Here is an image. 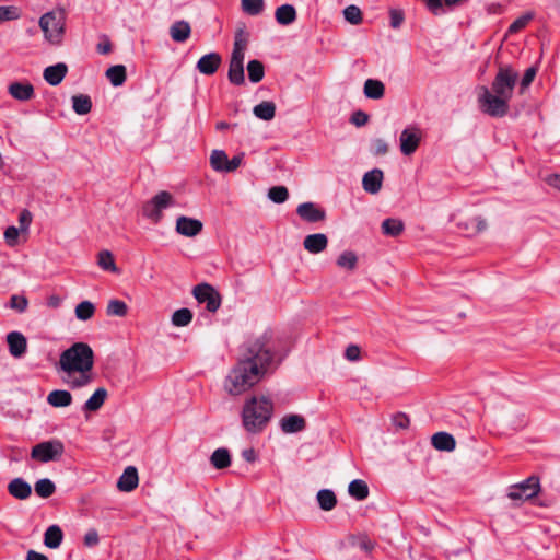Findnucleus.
<instances>
[{
	"label": "nucleus",
	"instance_id": "obj_1",
	"mask_svg": "<svg viewBox=\"0 0 560 560\" xmlns=\"http://www.w3.org/2000/svg\"><path fill=\"white\" fill-rule=\"evenodd\" d=\"M271 336L267 332L259 337L248 339L240 347L238 359L249 365H256L265 375L271 369L276 352L271 345Z\"/></svg>",
	"mask_w": 560,
	"mask_h": 560
},
{
	"label": "nucleus",
	"instance_id": "obj_2",
	"mask_svg": "<svg viewBox=\"0 0 560 560\" xmlns=\"http://www.w3.org/2000/svg\"><path fill=\"white\" fill-rule=\"evenodd\" d=\"M273 415V402L265 396H252L242 410V423L248 433L262 432Z\"/></svg>",
	"mask_w": 560,
	"mask_h": 560
},
{
	"label": "nucleus",
	"instance_id": "obj_3",
	"mask_svg": "<svg viewBox=\"0 0 560 560\" xmlns=\"http://www.w3.org/2000/svg\"><path fill=\"white\" fill-rule=\"evenodd\" d=\"M264 377L265 374L259 372L256 365L246 364L237 359L225 377L224 388L229 394L237 396L254 387Z\"/></svg>",
	"mask_w": 560,
	"mask_h": 560
},
{
	"label": "nucleus",
	"instance_id": "obj_4",
	"mask_svg": "<svg viewBox=\"0 0 560 560\" xmlns=\"http://www.w3.org/2000/svg\"><path fill=\"white\" fill-rule=\"evenodd\" d=\"M94 365V352L90 345L75 342L61 352L59 368L71 376L73 373L91 372Z\"/></svg>",
	"mask_w": 560,
	"mask_h": 560
},
{
	"label": "nucleus",
	"instance_id": "obj_5",
	"mask_svg": "<svg viewBox=\"0 0 560 560\" xmlns=\"http://www.w3.org/2000/svg\"><path fill=\"white\" fill-rule=\"evenodd\" d=\"M509 101L503 96L492 93L488 88L482 86L478 102L482 113L491 117H503L509 112Z\"/></svg>",
	"mask_w": 560,
	"mask_h": 560
},
{
	"label": "nucleus",
	"instance_id": "obj_6",
	"mask_svg": "<svg viewBox=\"0 0 560 560\" xmlns=\"http://www.w3.org/2000/svg\"><path fill=\"white\" fill-rule=\"evenodd\" d=\"M518 73L510 66H501L492 82L491 92L511 100Z\"/></svg>",
	"mask_w": 560,
	"mask_h": 560
},
{
	"label": "nucleus",
	"instance_id": "obj_7",
	"mask_svg": "<svg viewBox=\"0 0 560 560\" xmlns=\"http://www.w3.org/2000/svg\"><path fill=\"white\" fill-rule=\"evenodd\" d=\"M65 453V445L60 440L52 439L34 445L31 458L39 463L57 462Z\"/></svg>",
	"mask_w": 560,
	"mask_h": 560
},
{
	"label": "nucleus",
	"instance_id": "obj_8",
	"mask_svg": "<svg viewBox=\"0 0 560 560\" xmlns=\"http://www.w3.org/2000/svg\"><path fill=\"white\" fill-rule=\"evenodd\" d=\"M39 26L47 40L58 44L65 33V16L62 12H48L40 16Z\"/></svg>",
	"mask_w": 560,
	"mask_h": 560
},
{
	"label": "nucleus",
	"instance_id": "obj_9",
	"mask_svg": "<svg viewBox=\"0 0 560 560\" xmlns=\"http://www.w3.org/2000/svg\"><path fill=\"white\" fill-rule=\"evenodd\" d=\"M540 491L539 478L535 475L529 476L527 479L512 485L509 488L508 497L512 501H527L535 498Z\"/></svg>",
	"mask_w": 560,
	"mask_h": 560
},
{
	"label": "nucleus",
	"instance_id": "obj_10",
	"mask_svg": "<svg viewBox=\"0 0 560 560\" xmlns=\"http://www.w3.org/2000/svg\"><path fill=\"white\" fill-rule=\"evenodd\" d=\"M192 294L199 303L206 304V308L210 313H215L221 306L220 293L209 283L197 284Z\"/></svg>",
	"mask_w": 560,
	"mask_h": 560
},
{
	"label": "nucleus",
	"instance_id": "obj_11",
	"mask_svg": "<svg viewBox=\"0 0 560 560\" xmlns=\"http://www.w3.org/2000/svg\"><path fill=\"white\" fill-rule=\"evenodd\" d=\"M400 151L404 155H411L421 141V131L417 127L406 128L400 133Z\"/></svg>",
	"mask_w": 560,
	"mask_h": 560
},
{
	"label": "nucleus",
	"instance_id": "obj_12",
	"mask_svg": "<svg viewBox=\"0 0 560 560\" xmlns=\"http://www.w3.org/2000/svg\"><path fill=\"white\" fill-rule=\"evenodd\" d=\"M296 213L302 220L308 223H316L326 219L325 210L310 201L299 205L296 208Z\"/></svg>",
	"mask_w": 560,
	"mask_h": 560
},
{
	"label": "nucleus",
	"instance_id": "obj_13",
	"mask_svg": "<svg viewBox=\"0 0 560 560\" xmlns=\"http://www.w3.org/2000/svg\"><path fill=\"white\" fill-rule=\"evenodd\" d=\"M203 224L200 220L180 215L176 220V232L187 237H194L202 231Z\"/></svg>",
	"mask_w": 560,
	"mask_h": 560
},
{
	"label": "nucleus",
	"instance_id": "obj_14",
	"mask_svg": "<svg viewBox=\"0 0 560 560\" xmlns=\"http://www.w3.org/2000/svg\"><path fill=\"white\" fill-rule=\"evenodd\" d=\"M222 58L218 52H209L203 55L197 62V70L205 75H212L217 72Z\"/></svg>",
	"mask_w": 560,
	"mask_h": 560
},
{
	"label": "nucleus",
	"instance_id": "obj_15",
	"mask_svg": "<svg viewBox=\"0 0 560 560\" xmlns=\"http://www.w3.org/2000/svg\"><path fill=\"white\" fill-rule=\"evenodd\" d=\"M384 174L380 168L366 172L362 178L363 189L369 194H377L382 188Z\"/></svg>",
	"mask_w": 560,
	"mask_h": 560
},
{
	"label": "nucleus",
	"instance_id": "obj_16",
	"mask_svg": "<svg viewBox=\"0 0 560 560\" xmlns=\"http://www.w3.org/2000/svg\"><path fill=\"white\" fill-rule=\"evenodd\" d=\"M7 342L9 351L14 358H21L27 348V340L23 334L19 331H11L7 335Z\"/></svg>",
	"mask_w": 560,
	"mask_h": 560
},
{
	"label": "nucleus",
	"instance_id": "obj_17",
	"mask_svg": "<svg viewBox=\"0 0 560 560\" xmlns=\"http://www.w3.org/2000/svg\"><path fill=\"white\" fill-rule=\"evenodd\" d=\"M9 94L18 101H30L34 97V86L30 82H12L8 88Z\"/></svg>",
	"mask_w": 560,
	"mask_h": 560
},
{
	"label": "nucleus",
	"instance_id": "obj_18",
	"mask_svg": "<svg viewBox=\"0 0 560 560\" xmlns=\"http://www.w3.org/2000/svg\"><path fill=\"white\" fill-rule=\"evenodd\" d=\"M138 470L133 466H128L119 477L117 488L124 492H130L138 487Z\"/></svg>",
	"mask_w": 560,
	"mask_h": 560
},
{
	"label": "nucleus",
	"instance_id": "obj_19",
	"mask_svg": "<svg viewBox=\"0 0 560 560\" xmlns=\"http://www.w3.org/2000/svg\"><path fill=\"white\" fill-rule=\"evenodd\" d=\"M228 78L229 81L235 85H241L245 82L244 58H240L237 55L231 56Z\"/></svg>",
	"mask_w": 560,
	"mask_h": 560
},
{
	"label": "nucleus",
	"instance_id": "obj_20",
	"mask_svg": "<svg viewBox=\"0 0 560 560\" xmlns=\"http://www.w3.org/2000/svg\"><path fill=\"white\" fill-rule=\"evenodd\" d=\"M280 428L284 433H298L306 428V421L302 416L291 413L281 419Z\"/></svg>",
	"mask_w": 560,
	"mask_h": 560
},
{
	"label": "nucleus",
	"instance_id": "obj_21",
	"mask_svg": "<svg viewBox=\"0 0 560 560\" xmlns=\"http://www.w3.org/2000/svg\"><path fill=\"white\" fill-rule=\"evenodd\" d=\"M328 238L323 233L307 235L303 241L304 248L311 254H318L327 248Z\"/></svg>",
	"mask_w": 560,
	"mask_h": 560
},
{
	"label": "nucleus",
	"instance_id": "obj_22",
	"mask_svg": "<svg viewBox=\"0 0 560 560\" xmlns=\"http://www.w3.org/2000/svg\"><path fill=\"white\" fill-rule=\"evenodd\" d=\"M68 72V67L63 62L49 66L44 70V79L50 85H58L65 79Z\"/></svg>",
	"mask_w": 560,
	"mask_h": 560
},
{
	"label": "nucleus",
	"instance_id": "obj_23",
	"mask_svg": "<svg viewBox=\"0 0 560 560\" xmlns=\"http://www.w3.org/2000/svg\"><path fill=\"white\" fill-rule=\"evenodd\" d=\"M8 492L19 500H26L32 494V487L23 478H14L8 485Z\"/></svg>",
	"mask_w": 560,
	"mask_h": 560
},
{
	"label": "nucleus",
	"instance_id": "obj_24",
	"mask_svg": "<svg viewBox=\"0 0 560 560\" xmlns=\"http://www.w3.org/2000/svg\"><path fill=\"white\" fill-rule=\"evenodd\" d=\"M431 443L439 451L452 452L456 447L454 436L447 432H438L432 435Z\"/></svg>",
	"mask_w": 560,
	"mask_h": 560
},
{
	"label": "nucleus",
	"instance_id": "obj_25",
	"mask_svg": "<svg viewBox=\"0 0 560 560\" xmlns=\"http://www.w3.org/2000/svg\"><path fill=\"white\" fill-rule=\"evenodd\" d=\"M191 34V27L188 22L182 20L176 21L170 27L171 38L176 43L186 42Z\"/></svg>",
	"mask_w": 560,
	"mask_h": 560
},
{
	"label": "nucleus",
	"instance_id": "obj_26",
	"mask_svg": "<svg viewBox=\"0 0 560 560\" xmlns=\"http://www.w3.org/2000/svg\"><path fill=\"white\" fill-rule=\"evenodd\" d=\"M275 18L280 25H290L296 20V10L292 4H282L277 8Z\"/></svg>",
	"mask_w": 560,
	"mask_h": 560
},
{
	"label": "nucleus",
	"instance_id": "obj_27",
	"mask_svg": "<svg viewBox=\"0 0 560 560\" xmlns=\"http://www.w3.org/2000/svg\"><path fill=\"white\" fill-rule=\"evenodd\" d=\"M47 402L52 407H68L72 402V395L68 390L55 389L47 396Z\"/></svg>",
	"mask_w": 560,
	"mask_h": 560
},
{
	"label": "nucleus",
	"instance_id": "obj_28",
	"mask_svg": "<svg viewBox=\"0 0 560 560\" xmlns=\"http://www.w3.org/2000/svg\"><path fill=\"white\" fill-rule=\"evenodd\" d=\"M63 539V533L58 525L49 526L44 534V544L46 547L56 549L58 548Z\"/></svg>",
	"mask_w": 560,
	"mask_h": 560
},
{
	"label": "nucleus",
	"instance_id": "obj_29",
	"mask_svg": "<svg viewBox=\"0 0 560 560\" xmlns=\"http://www.w3.org/2000/svg\"><path fill=\"white\" fill-rule=\"evenodd\" d=\"M107 389L104 387L97 388L93 395L85 401L83 406L84 411H97L107 398Z\"/></svg>",
	"mask_w": 560,
	"mask_h": 560
},
{
	"label": "nucleus",
	"instance_id": "obj_30",
	"mask_svg": "<svg viewBox=\"0 0 560 560\" xmlns=\"http://www.w3.org/2000/svg\"><path fill=\"white\" fill-rule=\"evenodd\" d=\"M253 113L257 118L269 121L275 118L276 105L271 101H264L253 108Z\"/></svg>",
	"mask_w": 560,
	"mask_h": 560
},
{
	"label": "nucleus",
	"instance_id": "obj_31",
	"mask_svg": "<svg viewBox=\"0 0 560 560\" xmlns=\"http://www.w3.org/2000/svg\"><path fill=\"white\" fill-rule=\"evenodd\" d=\"M385 86L380 80L368 79L364 83V95L368 98L380 100L384 96Z\"/></svg>",
	"mask_w": 560,
	"mask_h": 560
},
{
	"label": "nucleus",
	"instance_id": "obj_32",
	"mask_svg": "<svg viewBox=\"0 0 560 560\" xmlns=\"http://www.w3.org/2000/svg\"><path fill=\"white\" fill-rule=\"evenodd\" d=\"M211 465L217 469H224L231 465V455L228 448L221 447L217 448L211 457Z\"/></svg>",
	"mask_w": 560,
	"mask_h": 560
},
{
	"label": "nucleus",
	"instance_id": "obj_33",
	"mask_svg": "<svg viewBox=\"0 0 560 560\" xmlns=\"http://www.w3.org/2000/svg\"><path fill=\"white\" fill-rule=\"evenodd\" d=\"M105 74L114 86L122 85L127 79L126 67L122 65L109 67Z\"/></svg>",
	"mask_w": 560,
	"mask_h": 560
},
{
	"label": "nucleus",
	"instance_id": "obj_34",
	"mask_svg": "<svg viewBox=\"0 0 560 560\" xmlns=\"http://www.w3.org/2000/svg\"><path fill=\"white\" fill-rule=\"evenodd\" d=\"M72 108L78 115H86L92 109L91 97L86 94H77L72 96Z\"/></svg>",
	"mask_w": 560,
	"mask_h": 560
},
{
	"label": "nucleus",
	"instance_id": "obj_35",
	"mask_svg": "<svg viewBox=\"0 0 560 560\" xmlns=\"http://www.w3.org/2000/svg\"><path fill=\"white\" fill-rule=\"evenodd\" d=\"M348 492L355 500L362 501L369 497V487L364 480L355 479L349 483Z\"/></svg>",
	"mask_w": 560,
	"mask_h": 560
},
{
	"label": "nucleus",
	"instance_id": "obj_36",
	"mask_svg": "<svg viewBox=\"0 0 560 560\" xmlns=\"http://www.w3.org/2000/svg\"><path fill=\"white\" fill-rule=\"evenodd\" d=\"M317 501L322 510L331 511L337 504V498L334 491L322 489L317 492Z\"/></svg>",
	"mask_w": 560,
	"mask_h": 560
},
{
	"label": "nucleus",
	"instance_id": "obj_37",
	"mask_svg": "<svg viewBox=\"0 0 560 560\" xmlns=\"http://www.w3.org/2000/svg\"><path fill=\"white\" fill-rule=\"evenodd\" d=\"M336 264L342 269L352 271L357 268L358 256L352 250H345L338 256Z\"/></svg>",
	"mask_w": 560,
	"mask_h": 560
},
{
	"label": "nucleus",
	"instance_id": "obj_38",
	"mask_svg": "<svg viewBox=\"0 0 560 560\" xmlns=\"http://www.w3.org/2000/svg\"><path fill=\"white\" fill-rule=\"evenodd\" d=\"M97 265L106 271L118 273L119 270L116 266L113 254L109 250H101L97 255Z\"/></svg>",
	"mask_w": 560,
	"mask_h": 560
},
{
	"label": "nucleus",
	"instance_id": "obj_39",
	"mask_svg": "<svg viewBox=\"0 0 560 560\" xmlns=\"http://www.w3.org/2000/svg\"><path fill=\"white\" fill-rule=\"evenodd\" d=\"M34 489L38 497L47 499L55 493L56 486L50 479L43 478L35 482Z\"/></svg>",
	"mask_w": 560,
	"mask_h": 560
},
{
	"label": "nucleus",
	"instance_id": "obj_40",
	"mask_svg": "<svg viewBox=\"0 0 560 560\" xmlns=\"http://www.w3.org/2000/svg\"><path fill=\"white\" fill-rule=\"evenodd\" d=\"M404 231V223L401 220L388 218L382 223V232L388 236H398Z\"/></svg>",
	"mask_w": 560,
	"mask_h": 560
},
{
	"label": "nucleus",
	"instance_id": "obj_41",
	"mask_svg": "<svg viewBox=\"0 0 560 560\" xmlns=\"http://www.w3.org/2000/svg\"><path fill=\"white\" fill-rule=\"evenodd\" d=\"M151 200L154 202L155 207L158 210H160L161 213L164 209L175 205L174 197L166 190L159 191L151 198Z\"/></svg>",
	"mask_w": 560,
	"mask_h": 560
},
{
	"label": "nucleus",
	"instance_id": "obj_42",
	"mask_svg": "<svg viewBox=\"0 0 560 560\" xmlns=\"http://www.w3.org/2000/svg\"><path fill=\"white\" fill-rule=\"evenodd\" d=\"M248 78L250 82L258 83L264 79L265 68L261 61L250 60L247 65Z\"/></svg>",
	"mask_w": 560,
	"mask_h": 560
},
{
	"label": "nucleus",
	"instance_id": "obj_43",
	"mask_svg": "<svg viewBox=\"0 0 560 560\" xmlns=\"http://www.w3.org/2000/svg\"><path fill=\"white\" fill-rule=\"evenodd\" d=\"M192 320V312L189 308H179L172 315V324L176 327H184Z\"/></svg>",
	"mask_w": 560,
	"mask_h": 560
},
{
	"label": "nucleus",
	"instance_id": "obj_44",
	"mask_svg": "<svg viewBox=\"0 0 560 560\" xmlns=\"http://www.w3.org/2000/svg\"><path fill=\"white\" fill-rule=\"evenodd\" d=\"M75 316L80 320H89L93 317L95 313V306L90 301H82L75 306Z\"/></svg>",
	"mask_w": 560,
	"mask_h": 560
},
{
	"label": "nucleus",
	"instance_id": "obj_45",
	"mask_svg": "<svg viewBox=\"0 0 560 560\" xmlns=\"http://www.w3.org/2000/svg\"><path fill=\"white\" fill-rule=\"evenodd\" d=\"M127 313H128V306L124 301L113 299L108 302L107 308H106V314L108 316L124 317L127 315Z\"/></svg>",
	"mask_w": 560,
	"mask_h": 560
},
{
	"label": "nucleus",
	"instance_id": "obj_46",
	"mask_svg": "<svg viewBox=\"0 0 560 560\" xmlns=\"http://www.w3.org/2000/svg\"><path fill=\"white\" fill-rule=\"evenodd\" d=\"M228 154L223 150H213L210 155V165L217 172H224Z\"/></svg>",
	"mask_w": 560,
	"mask_h": 560
},
{
	"label": "nucleus",
	"instance_id": "obj_47",
	"mask_svg": "<svg viewBox=\"0 0 560 560\" xmlns=\"http://www.w3.org/2000/svg\"><path fill=\"white\" fill-rule=\"evenodd\" d=\"M142 214L155 224L159 223L163 218V213L158 210L151 199L143 205Z\"/></svg>",
	"mask_w": 560,
	"mask_h": 560
},
{
	"label": "nucleus",
	"instance_id": "obj_48",
	"mask_svg": "<svg viewBox=\"0 0 560 560\" xmlns=\"http://www.w3.org/2000/svg\"><path fill=\"white\" fill-rule=\"evenodd\" d=\"M264 5V0H242V10L253 16L260 14Z\"/></svg>",
	"mask_w": 560,
	"mask_h": 560
},
{
	"label": "nucleus",
	"instance_id": "obj_49",
	"mask_svg": "<svg viewBox=\"0 0 560 560\" xmlns=\"http://www.w3.org/2000/svg\"><path fill=\"white\" fill-rule=\"evenodd\" d=\"M247 46V38L243 36V31H238L235 35L234 46L231 56L237 55L240 58H245V49Z\"/></svg>",
	"mask_w": 560,
	"mask_h": 560
},
{
	"label": "nucleus",
	"instance_id": "obj_50",
	"mask_svg": "<svg viewBox=\"0 0 560 560\" xmlns=\"http://www.w3.org/2000/svg\"><path fill=\"white\" fill-rule=\"evenodd\" d=\"M21 16V10L14 5H0V22L18 20Z\"/></svg>",
	"mask_w": 560,
	"mask_h": 560
},
{
	"label": "nucleus",
	"instance_id": "obj_51",
	"mask_svg": "<svg viewBox=\"0 0 560 560\" xmlns=\"http://www.w3.org/2000/svg\"><path fill=\"white\" fill-rule=\"evenodd\" d=\"M268 197L276 203H282L288 199L289 191L284 186H273L269 189Z\"/></svg>",
	"mask_w": 560,
	"mask_h": 560
},
{
	"label": "nucleus",
	"instance_id": "obj_52",
	"mask_svg": "<svg viewBox=\"0 0 560 560\" xmlns=\"http://www.w3.org/2000/svg\"><path fill=\"white\" fill-rule=\"evenodd\" d=\"M343 15L346 21L353 25H358L362 22V13L361 10L355 5H348L343 10Z\"/></svg>",
	"mask_w": 560,
	"mask_h": 560
},
{
	"label": "nucleus",
	"instance_id": "obj_53",
	"mask_svg": "<svg viewBox=\"0 0 560 560\" xmlns=\"http://www.w3.org/2000/svg\"><path fill=\"white\" fill-rule=\"evenodd\" d=\"M533 14L527 13L520 18H517L510 26H509V33L514 34L520 32L521 30L525 28L527 24L532 21Z\"/></svg>",
	"mask_w": 560,
	"mask_h": 560
},
{
	"label": "nucleus",
	"instance_id": "obj_54",
	"mask_svg": "<svg viewBox=\"0 0 560 560\" xmlns=\"http://www.w3.org/2000/svg\"><path fill=\"white\" fill-rule=\"evenodd\" d=\"M91 372L79 373V376L68 380L67 383L71 388H81L92 382Z\"/></svg>",
	"mask_w": 560,
	"mask_h": 560
},
{
	"label": "nucleus",
	"instance_id": "obj_55",
	"mask_svg": "<svg viewBox=\"0 0 560 560\" xmlns=\"http://www.w3.org/2000/svg\"><path fill=\"white\" fill-rule=\"evenodd\" d=\"M27 305H28V301L25 296L14 294L10 299V306L20 313H23L24 311H26Z\"/></svg>",
	"mask_w": 560,
	"mask_h": 560
},
{
	"label": "nucleus",
	"instance_id": "obj_56",
	"mask_svg": "<svg viewBox=\"0 0 560 560\" xmlns=\"http://www.w3.org/2000/svg\"><path fill=\"white\" fill-rule=\"evenodd\" d=\"M245 156L244 152L238 153L237 155H234L231 160L228 159L226 164L224 165V172L223 173H231L236 171Z\"/></svg>",
	"mask_w": 560,
	"mask_h": 560
},
{
	"label": "nucleus",
	"instance_id": "obj_57",
	"mask_svg": "<svg viewBox=\"0 0 560 560\" xmlns=\"http://www.w3.org/2000/svg\"><path fill=\"white\" fill-rule=\"evenodd\" d=\"M392 421H393V424L397 428V429H407L410 424V419L409 417L404 413V412H397L393 416L392 418Z\"/></svg>",
	"mask_w": 560,
	"mask_h": 560
},
{
	"label": "nucleus",
	"instance_id": "obj_58",
	"mask_svg": "<svg viewBox=\"0 0 560 560\" xmlns=\"http://www.w3.org/2000/svg\"><path fill=\"white\" fill-rule=\"evenodd\" d=\"M537 73V69L535 67H529L526 69L522 80H521V90L524 91L527 89L532 82L534 81Z\"/></svg>",
	"mask_w": 560,
	"mask_h": 560
},
{
	"label": "nucleus",
	"instance_id": "obj_59",
	"mask_svg": "<svg viewBox=\"0 0 560 560\" xmlns=\"http://www.w3.org/2000/svg\"><path fill=\"white\" fill-rule=\"evenodd\" d=\"M368 121L369 115L362 110H355L350 117V122L357 127L365 126Z\"/></svg>",
	"mask_w": 560,
	"mask_h": 560
},
{
	"label": "nucleus",
	"instance_id": "obj_60",
	"mask_svg": "<svg viewBox=\"0 0 560 560\" xmlns=\"http://www.w3.org/2000/svg\"><path fill=\"white\" fill-rule=\"evenodd\" d=\"M358 547L361 550L370 553V552H372L374 550L375 542L372 539H370L369 536L361 535V536L358 537Z\"/></svg>",
	"mask_w": 560,
	"mask_h": 560
},
{
	"label": "nucleus",
	"instance_id": "obj_61",
	"mask_svg": "<svg viewBox=\"0 0 560 560\" xmlns=\"http://www.w3.org/2000/svg\"><path fill=\"white\" fill-rule=\"evenodd\" d=\"M372 152L375 155H385L388 152V144L383 139L372 141Z\"/></svg>",
	"mask_w": 560,
	"mask_h": 560
},
{
	"label": "nucleus",
	"instance_id": "obj_62",
	"mask_svg": "<svg viewBox=\"0 0 560 560\" xmlns=\"http://www.w3.org/2000/svg\"><path fill=\"white\" fill-rule=\"evenodd\" d=\"M389 16H390V26L393 28L400 27V25L402 24V22L405 20L404 12L398 9H392L389 11Z\"/></svg>",
	"mask_w": 560,
	"mask_h": 560
},
{
	"label": "nucleus",
	"instance_id": "obj_63",
	"mask_svg": "<svg viewBox=\"0 0 560 560\" xmlns=\"http://www.w3.org/2000/svg\"><path fill=\"white\" fill-rule=\"evenodd\" d=\"M19 233H20V231L15 226L7 228L4 231V238H5L7 244L10 246L15 245L18 242Z\"/></svg>",
	"mask_w": 560,
	"mask_h": 560
},
{
	"label": "nucleus",
	"instance_id": "obj_64",
	"mask_svg": "<svg viewBox=\"0 0 560 560\" xmlns=\"http://www.w3.org/2000/svg\"><path fill=\"white\" fill-rule=\"evenodd\" d=\"M32 222V213L24 209L20 212L19 215V223H20V230L21 231H27Z\"/></svg>",
	"mask_w": 560,
	"mask_h": 560
}]
</instances>
